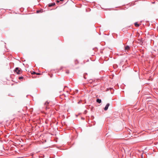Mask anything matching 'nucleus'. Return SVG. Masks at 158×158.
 <instances>
[{
    "label": "nucleus",
    "mask_w": 158,
    "mask_h": 158,
    "mask_svg": "<svg viewBox=\"0 0 158 158\" xmlns=\"http://www.w3.org/2000/svg\"><path fill=\"white\" fill-rule=\"evenodd\" d=\"M148 98H146V99H148Z\"/></svg>",
    "instance_id": "6ab92c4d"
},
{
    "label": "nucleus",
    "mask_w": 158,
    "mask_h": 158,
    "mask_svg": "<svg viewBox=\"0 0 158 158\" xmlns=\"http://www.w3.org/2000/svg\"><path fill=\"white\" fill-rule=\"evenodd\" d=\"M109 105H110V104L109 103H107L106 105V106L104 109L105 110H106L108 109V107L109 106Z\"/></svg>",
    "instance_id": "f03ea898"
},
{
    "label": "nucleus",
    "mask_w": 158,
    "mask_h": 158,
    "mask_svg": "<svg viewBox=\"0 0 158 158\" xmlns=\"http://www.w3.org/2000/svg\"><path fill=\"white\" fill-rule=\"evenodd\" d=\"M48 103H48V102H46L45 103V105H46V104H48Z\"/></svg>",
    "instance_id": "ddd939ff"
},
{
    "label": "nucleus",
    "mask_w": 158,
    "mask_h": 158,
    "mask_svg": "<svg viewBox=\"0 0 158 158\" xmlns=\"http://www.w3.org/2000/svg\"><path fill=\"white\" fill-rule=\"evenodd\" d=\"M56 2H59V1H58V0H57Z\"/></svg>",
    "instance_id": "2eb2a0df"
},
{
    "label": "nucleus",
    "mask_w": 158,
    "mask_h": 158,
    "mask_svg": "<svg viewBox=\"0 0 158 158\" xmlns=\"http://www.w3.org/2000/svg\"><path fill=\"white\" fill-rule=\"evenodd\" d=\"M62 98H63L60 97V98L61 99H62Z\"/></svg>",
    "instance_id": "f3484780"
},
{
    "label": "nucleus",
    "mask_w": 158,
    "mask_h": 158,
    "mask_svg": "<svg viewBox=\"0 0 158 158\" xmlns=\"http://www.w3.org/2000/svg\"><path fill=\"white\" fill-rule=\"evenodd\" d=\"M85 74H86V75H87V73H85L84 74V77L85 79H86V78L85 77Z\"/></svg>",
    "instance_id": "1a4fd4ad"
},
{
    "label": "nucleus",
    "mask_w": 158,
    "mask_h": 158,
    "mask_svg": "<svg viewBox=\"0 0 158 158\" xmlns=\"http://www.w3.org/2000/svg\"><path fill=\"white\" fill-rule=\"evenodd\" d=\"M55 5V3L54 2L51 3L48 5L49 7H51L54 6Z\"/></svg>",
    "instance_id": "7ed1b4c3"
},
{
    "label": "nucleus",
    "mask_w": 158,
    "mask_h": 158,
    "mask_svg": "<svg viewBox=\"0 0 158 158\" xmlns=\"http://www.w3.org/2000/svg\"><path fill=\"white\" fill-rule=\"evenodd\" d=\"M135 25L136 27H139V25L136 22L135 23Z\"/></svg>",
    "instance_id": "39448f33"
},
{
    "label": "nucleus",
    "mask_w": 158,
    "mask_h": 158,
    "mask_svg": "<svg viewBox=\"0 0 158 158\" xmlns=\"http://www.w3.org/2000/svg\"><path fill=\"white\" fill-rule=\"evenodd\" d=\"M41 12V10H37L36 11V13H39L40 12Z\"/></svg>",
    "instance_id": "6e6552de"
},
{
    "label": "nucleus",
    "mask_w": 158,
    "mask_h": 158,
    "mask_svg": "<svg viewBox=\"0 0 158 158\" xmlns=\"http://www.w3.org/2000/svg\"><path fill=\"white\" fill-rule=\"evenodd\" d=\"M97 102L100 103L101 102V99H97Z\"/></svg>",
    "instance_id": "423d86ee"
},
{
    "label": "nucleus",
    "mask_w": 158,
    "mask_h": 158,
    "mask_svg": "<svg viewBox=\"0 0 158 158\" xmlns=\"http://www.w3.org/2000/svg\"><path fill=\"white\" fill-rule=\"evenodd\" d=\"M14 72H16L18 74H20L22 73L21 69L18 67H16L15 68Z\"/></svg>",
    "instance_id": "f257e3e1"
},
{
    "label": "nucleus",
    "mask_w": 158,
    "mask_h": 158,
    "mask_svg": "<svg viewBox=\"0 0 158 158\" xmlns=\"http://www.w3.org/2000/svg\"><path fill=\"white\" fill-rule=\"evenodd\" d=\"M80 101H79V102H78V103H80Z\"/></svg>",
    "instance_id": "a211bd4d"
},
{
    "label": "nucleus",
    "mask_w": 158,
    "mask_h": 158,
    "mask_svg": "<svg viewBox=\"0 0 158 158\" xmlns=\"http://www.w3.org/2000/svg\"><path fill=\"white\" fill-rule=\"evenodd\" d=\"M36 74L37 75H39L40 74V73H36Z\"/></svg>",
    "instance_id": "f8f14e48"
},
{
    "label": "nucleus",
    "mask_w": 158,
    "mask_h": 158,
    "mask_svg": "<svg viewBox=\"0 0 158 158\" xmlns=\"http://www.w3.org/2000/svg\"><path fill=\"white\" fill-rule=\"evenodd\" d=\"M23 77L22 76L20 77H19V79L21 80V79H23Z\"/></svg>",
    "instance_id": "0eeeda50"
},
{
    "label": "nucleus",
    "mask_w": 158,
    "mask_h": 158,
    "mask_svg": "<svg viewBox=\"0 0 158 158\" xmlns=\"http://www.w3.org/2000/svg\"><path fill=\"white\" fill-rule=\"evenodd\" d=\"M130 49V47L129 46L127 45L125 47V50H129Z\"/></svg>",
    "instance_id": "20e7f679"
},
{
    "label": "nucleus",
    "mask_w": 158,
    "mask_h": 158,
    "mask_svg": "<svg viewBox=\"0 0 158 158\" xmlns=\"http://www.w3.org/2000/svg\"><path fill=\"white\" fill-rule=\"evenodd\" d=\"M66 73L67 74H68L69 73V70H67L66 71Z\"/></svg>",
    "instance_id": "9b49d317"
},
{
    "label": "nucleus",
    "mask_w": 158,
    "mask_h": 158,
    "mask_svg": "<svg viewBox=\"0 0 158 158\" xmlns=\"http://www.w3.org/2000/svg\"><path fill=\"white\" fill-rule=\"evenodd\" d=\"M60 1H64V0H60Z\"/></svg>",
    "instance_id": "dca6fc26"
},
{
    "label": "nucleus",
    "mask_w": 158,
    "mask_h": 158,
    "mask_svg": "<svg viewBox=\"0 0 158 158\" xmlns=\"http://www.w3.org/2000/svg\"><path fill=\"white\" fill-rule=\"evenodd\" d=\"M109 89L113 90V89L112 88H110V89Z\"/></svg>",
    "instance_id": "4468645a"
},
{
    "label": "nucleus",
    "mask_w": 158,
    "mask_h": 158,
    "mask_svg": "<svg viewBox=\"0 0 158 158\" xmlns=\"http://www.w3.org/2000/svg\"><path fill=\"white\" fill-rule=\"evenodd\" d=\"M36 73H35V72H33L32 73H31L32 74H36Z\"/></svg>",
    "instance_id": "9d476101"
}]
</instances>
